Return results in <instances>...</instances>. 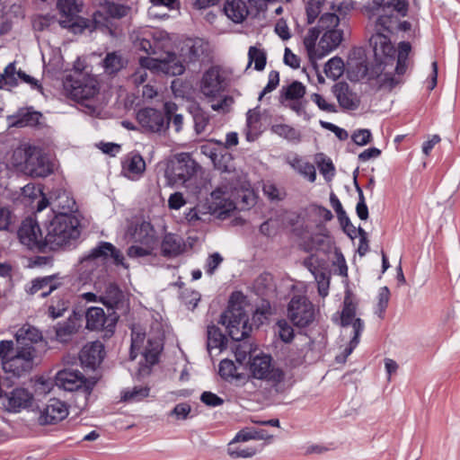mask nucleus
I'll use <instances>...</instances> for the list:
<instances>
[{"label":"nucleus","mask_w":460,"mask_h":460,"mask_svg":"<svg viewBox=\"0 0 460 460\" xmlns=\"http://www.w3.org/2000/svg\"><path fill=\"white\" fill-rule=\"evenodd\" d=\"M288 316L295 325L305 327L314 320V305L305 296H294L288 304Z\"/></svg>","instance_id":"nucleus-14"},{"label":"nucleus","mask_w":460,"mask_h":460,"mask_svg":"<svg viewBox=\"0 0 460 460\" xmlns=\"http://www.w3.org/2000/svg\"><path fill=\"white\" fill-rule=\"evenodd\" d=\"M206 50L205 44L200 39H188L184 41L181 48V56L184 58L185 62H194L200 56L204 54Z\"/></svg>","instance_id":"nucleus-36"},{"label":"nucleus","mask_w":460,"mask_h":460,"mask_svg":"<svg viewBox=\"0 0 460 460\" xmlns=\"http://www.w3.org/2000/svg\"><path fill=\"white\" fill-rule=\"evenodd\" d=\"M86 328L90 331H103L106 337L113 334L117 318L107 316L102 307H89L85 313Z\"/></svg>","instance_id":"nucleus-23"},{"label":"nucleus","mask_w":460,"mask_h":460,"mask_svg":"<svg viewBox=\"0 0 460 460\" xmlns=\"http://www.w3.org/2000/svg\"><path fill=\"white\" fill-rule=\"evenodd\" d=\"M311 100L318 106L321 111L326 112H336L335 105L328 102L323 96L319 93H313Z\"/></svg>","instance_id":"nucleus-64"},{"label":"nucleus","mask_w":460,"mask_h":460,"mask_svg":"<svg viewBox=\"0 0 460 460\" xmlns=\"http://www.w3.org/2000/svg\"><path fill=\"white\" fill-rule=\"evenodd\" d=\"M341 325L347 332L349 328L352 337L349 345L344 349L342 354L336 357L339 363L346 361L347 358L353 352L359 343V337L364 330L363 321L357 316V305L349 296H346L343 301V308L341 314Z\"/></svg>","instance_id":"nucleus-7"},{"label":"nucleus","mask_w":460,"mask_h":460,"mask_svg":"<svg viewBox=\"0 0 460 460\" xmlns=\"http://www.w3.org/2000/svg\"><path fill=\"white\" fill-rule=\"evenodd\" d=\"M59 283L54 276H48L32 280L30 293L34 295L39 293V296L45 297L53 290L57 289Z\"/></svg>","instance_id":"nucleus-38"},{"label":"nucleus","mask_w":460,"mask_h":460,"mask_svg":"<svg viewBox=\"0 0 460 460\" xmlns=\"http://www.w3.org/2000/svg\"><path fill=\"white\" fill-rule=\"evenodd\" d=\"M110 260H112L116 265H122L128 268L123 262L124 257L122 253L113 244L108 242H101L80 260L81 270L86 271L94 267H103Z\"/></svg>","instance_id":"nucleus-10"},{"label":"nucleus","mask_w":460,"mask_h":460,"mask_svg":"<svg viewBox=\"0 0 460 460\" xmlns=\"http://www.w3.org/2000/svg\"><path fill=\"white\" fill-rule=\"evenodd\" d=\"M129 233L136 243L154 244L155 242V232L149 222L142 221L137 224Z\"/></svg>","instance_id":"nucleus-37"},{"label":"nucleus","mask_w":460,"mask_h":460,"mask_svg":"<svg viewBox=\"0 0 460 460\" xmlns=\"http://www.w3.org/2000/svg\"><path fill=\"white\" fill-rule=\"evenodd\" d=\"M229 184L233 199L236 201V208L246 209L255 204L256 195L249 182L243 181L238 183L231 182Z\"/></svg>","instance_id":"nucleus-29"},{"label":"nucleus","mask_w":460,"mask_h":460,"mask_svg":"<svg viewBox=\"0 0 460 460\" xmlns=\"http://www.w3.org/2000/svg\"><path fill=\"white\" fill-rule=\"evenodd\" d=\"M313 243L316 249L327 252L332 247V242L329 235L316 234L313 237Z\"/></svg>","instance_id":"nucleus-63"},{"label":"nucleus","mask_w":460,"mask_h":460,"mask_svg":"<svg viewBox=\"0 0 460 460\" xmlns=\"http://www.w3.org/2000/svg\"><path fill=\"white\" fill-rule=\"evenodd\" d=\"M226 15L234 22H242L248 14L246 4L242 0L228 1L224 7Z\"/></svg>","instance_id":"nucleus-39"},{"label":"nucleus","mask_w":460,"mask_h":460,"mask_svg":"<svg viewBox=\"0 0 460 460\" xmlns=\"http://www.w3.org/2000/svg\"><path fill=\"white\" fill-rule=\"evenodd\" d=\"M364 7L369 19L376 17L375 32L390 34L393 16L386 14V12L393 10L400 16L405 17L409 10V2L407 0H369Z\"/></svg>","instance_id":"nucleus-5"},{"label":"nucleus","mask_w":460,"mask_h":460,"mask_svg":"<svg viewBox=\"0 0 460 460\" xmlns=\"http://www.w3.org/2000/svg\"><path fill=\"white\" fill-rule=\"evenodd\" d=\"M332 93L341 109L355 111L358 108L360 99L354 89L346 82H338L332 87Z\"/></svg>","instance_id":"nucleus-26"},{"label":"nucleus","mask_w":460,"mask_h":460,"mask_svg":"<svg viewBox=\"0 0 460 460\" xmlns=\"http://www.w3.org/2000/svg\"><path fill=\"white\" fill-rule=\"evenodd\" d=\"M233 295L227 309L222 314L220 323L226 326L229 336L234 341H241L248 336L252 327L248 324V316L243 308L234 303Z\"/></svg>","instance_id":"nucleus-9"},{"label":"nucleus","mask_w":460,"mask_h":460,"mask_svg":"<svg viewBox=\"0 0 460 460\" xmlns=\"http://www.w3.org/2000/svg\"><path fill=\"white\" fill-rule=\"evenodd\" d=\"M281 94L286 100H300L305 94V87L302 83L294 81L287 87L282 88Z\"/></svg>","instance_id":"nucleus-49"},{"label":"nucleus","mask_w":460,"mask_h":460,"mask_svg":"<svg viewBox=\"0 0 460 460\" xmlns=\"http://www.w3.org/2000/svg\"><path fill=\"white\" fill-rule=\"evenodd\" d=\"M208 209L211 215L220 219H225L236 209V201L233 199L230 184L221 185L212 191Z\"/></svg>","instance_id":"nucleus-15"},{"label":"nucleus","mask_w":460,"mask_h":460,"mask_svg":"<svg viewBox=\"0 0 460 460\" xmlns=\"http://www.w3.org/2000/svg\"><path fill=\"white\" fill-rule=\"evenodd\" d=\"M52 172V164L42 151L34 146L28 162V170L25 174L31 177H47Z\"/></svg>","instance_id":"nucleus-27"},{"label":"nucleus","mask_w":460,"mask_h":460,"mask_svg":"<svg viewBox=\"0 0 460 460\" xmlns=\"http://www.w3.org/2000/svg\"><path fill=\"white\" fill-rule=\"evenodd\" d=\"M279 72L270 71L269 74V76H268V83L259 95V101H261L265 94L275 90L277 88V86L279 85Z\"/></svg>","instance_id":"nucleus-61"},{"label":"nucleus","mask_w":460,"mask_h":460,"mask_svg":"<svg viewBox=\"0 0 460 460\" xmlns=\"http://www.w3.org/2000/svg\"><path fill=\"white\" fill-rule=\"evenodd\" d=\"M275 333L285 343H289L294 338V329L286 320L278 321Z\"/></svg>","instance_id":"nucleus-52"},{"label":"nucleus","mask_w":460,"mask_h":460,"mask_svg":"<svg viewBox=\"0 0 460 460\" xmlns=\"http://www.w3.org/2000/svg\"><path fill=\"white\" fill-rule=\"evenodd\" d=\"M287 164L297 173L307 179L310 182L316 180V171L314 165L297 154H289L286 157Z\"/></svg>","instance_id":"nucleus-32"},{"label":"nucleus","mask_w":460,"mask_h":460,"mask_svg":"<svg viewBox=\"0 0 460 460\" xmlns=\"http://www.w3.org/2000/svg\"><path fill=\"white\" fill-rule=\"evenodd\" d=\"M145 334L134 327L131 333L130 359L134 360L138 353L145 358L146 366H153L158 361V357L163 349L162 335L148 337L144 346Z\"/></svg>","instance_id":"nucleus-8"},{"label":"nucleus","mask_w":460,"mask_h":460,"mask_svg":"<svg viewBox=\"0 0 460 460\" xmlns=\"http://www.w3.org/2000/svg\"><path fill=\"white\" fill-rule=\"evenodd\" d=\"M79 220L66 212H58L47 226L46 242L49 250H57L80 235Z\"/></svg>","instance_id":"nucleus-4"},{"label":"nucleus","mask_w":460,"mask_h":460,"mask_svg":"<svg viewBox=\"0 0 460 460\" xmlns=\"http://www.w3.org/2000/svg\"><path fill=\"white\" fill-rule=\"evenodd\" d=\"M249 370L254 378L265 380L272 385H278L284 379V372L273 365L271 356L266 353L251 355Z\"/></svg>","instance_id":"nucleus-11"},{"label":"nucleus","mask_w":460,"mask_h":460,"mask_svg":"<svg viewBox=\"0 0 460 460\" xmlns=\"http://www.w3.org/2000/svg\"><path fill=\"white\" fill-rule=\"evenodd\" d=\"M32 146H22L13 151L9 164L17 172L25 173L28 170V162L32 153Z\"/></svg>","instance_id":"nucleus-34"},{"label":"nucleus","mask_w":460,"mask_h":460,"mask_svg":"<svg viewBox=\"0 0 460 460\" xmlns=\"http://www.w3.org/2000/svg\"><path fill=\"white\" fill-rule=\"evenodd\" d=\"M1 75L4 78V82L7 88L14 87L18 84L20 76H18V71H16L14 63L8 64Z\"/></svg>","instance_id":"nucleus-56"},{"label":"nucleus","mask_w":460,"mask_h":460,"mask_svg":"<svg viewBox=\"0 0 460 460\" xmlns=\"http://www.w3.org/2000/svg\"><path fill=\"white\" fill-rule=\"evenodd\" d=\"M34 396L24 387H14L4 393L2 398V405L9 413H19L28 410L33 402Z\"/></svg>","instance_id":"nucleus-21"},{"label":"nucleus","mask_w":460,"mask_h":460,"mask_svg":"<svg viewBox=\"0 0 460 460\" xmlns=\"http://www.w3.org/2000/svg\"><path fill=\"white\" fill-rule=\"evenodd\" d=\"M240 442L244 441L243 439H236L235 436L228 444L227 452L232 457L248 458L253 456L257 453V447L241 445L239 444Z\"/></svg>","instance_id":"nucleus-41"},{"label":"nucleus","mask_w":460,"mask_h":460,"mask_svg":"<svg viewBox=\"0 0 460 460\" xmlns=\"http://www.w3.org/2000/svg\"><path fill=\"white\" fill-rule=\"evenodd\" d=\"M194 129L197 134H202L207 131L209 122V116L203 111L198 110L193 114Z\"/></svg>","instance_id":"nucleus-57"},{"label":"nucleus","mask_w":460,"mask_h":460,"mask_svg":"<svg viewBox=\"0 0 460 460\" xmlns=\"http://www.w3.org/2000/svg\"><path fill=\"white\" fill-rule=\"evenodd\" d=\"M149 394L147 386H134L121 392V401L125 402H140Z\"/></svg>","instance_id":"nucleus-46"},{"label":"nucleus","mask_w":460,"mask_h":460,"mask_svg":"<svg viewBox=\"0 0 460 460\" xmlns=\"http://www.w3.org/2000/svg\"><path fill=\"white\" fill-rule=\"evenodd\" d=\"M16 345L34 348L42 341L41 332L31 324H23L14 334Z\"/></svg>","instance_id":"nucleus-33"},{"label":"nucleus","mask_w":460,"mask_h":460,"mask_svg":"<svg viewBox=\"0 0 460 460\" xmlns=\"http://www.w3.org/2000/svg\"><path fill=\"white\" fill-rule=\"evenodd\" d=\"M93 290L100 293V303L110 309H121L127 306L124 292L108 278H98L93 283Z\"/></svg>","instance_id":"nucleus-12"},{"label":"nucleus","mask_w":460,"mask_h":460,"mask_svg":"<svg viewBox=\"0 0 460 460\" xmlns=\"http://www.w3.org/2000/svg\"><path fill=\"white\" fill-rule=\"evenodd\" d=\"M254 64V69L262 71L267 63L266 51L258 46H251L248 50V66Z\"/></svg>","instance_id":"nucleus-43"},{"label":"nucleus","mask_w":460,"mask_h":460,"mask_svg":"<svg viewBox=\"0 0 460 460\" xmlns=\"http://www.w3.org/2000/svg\"><path fill=\"white\" fill-rule=\"evenodd\" d=\"M369 44L373 49L374 57L380 65L394 64L396 57V49L389 34L378 31L369 39Z\"/></svg>","instance_id":"nucleus-19"},{"label":"nucleus","mask_w":460,"mask_h":460,"mask_svg":"<svg viewBox=\"0 0 460 460\" xmlns=\"http://www.w3.org/2000/svg\"><path fill=\"white\" fill-rule=\"evenodd\" d=\"M82 0H58V7L61 13L59 24L63 28L69 29L73 33H82L85 30H106L112 34L113 19L126 16L128 8L125 5L106 2L93 13V22L78 16L82 11Z\"/></svg>","instance_id":"nucleus-1"},{"label":"nucleus","mask_w":460,"mask_h":460,"mask_svg":"<svg viewBox=\"0 0 460 460\" xmlns=\"http://www.w3.org/2000/svg\"><path fill=\"white\" fill-rule=\"evenodd\" d=\"M270 130L288 141L299 142L301 138L299 131L287 124H273Z\"/></svg>","instance_id":"nucleus-45"},{"label":"nucleus","mask_w":460,"mask_h":460,"mask_svg":"<svg viewBox=\"0 0 460 460\" xmlns=\"http://www.w3.org/2000/svg\"><path fill=\"white\" fill-rule=\"evenodd\" d=\"M143 66H148L151 72H162L168 75H180L183 74L185 66L174 53H166L163 58L150 57L141 58Z\"/></svg>","instance_id":"nucleus-18"},{"label":"nucleus","mask_w":460,"mask_h":460,"mask_svg":"<svg viewBox=\"0 0 460 460\" xmlns=\"http://www.w3.org/2000/svg\"><path fill=\"white\" fill-rule=\"evenodd\" d=\"M56 383L66 391H77L84 389L88 391L86 380L81 372L77 370L64 369L58 372Z\"/></svg>","instance_id":"nucleus-28"},{"label":"nucleus","mask_w":460,"mask_h":460,"mask_svg":"<svg viewBox=\"0 0 460 460\" xmlns=\"http://www.w3.org/2000/svg\"><path fill=\"white\" fill-rule=\"evenodd\" d=\"M345 65L341 58H331L324 66V73L328 78L336 80L342 75Z\"/></svg>","instance_id":"nucleus-47"},{"label":"nucleus","mask_w":460,"mask_h":460,"mask_svg":"<svg viewBox=\"0 0 460 460\" xmlns=\"http://www.w3.org/2000/svg\"><path fill=\"white\" fill-rule=\"evenodd\" d=\"M36 349L24 346H14L13 341H0V362L4 372L14 376H21L29 372L33 366Z\"/></svg>","instance_id":"nucleus-3"},{"label":"nucleus","mask_w":460,"mask_h":460,"mask_svg":"<svg viewBox=\"0 0 460 460\" xmlns=\"http://www.w3.org/2000/svg\"><path fill=\"white\" fill-rule=\"evenodd\" d=\"M356 188L358 192V201L356 207L357 215L361 220H366L368 217V208L362 190L358 185H356Z\"/></svg>","instance_id":"nucleus-62"},{"label":"nucleus","mask_w":460,"mask_h":460,"mask_svg":"<svg viewBox=\"0 0 460 460\" xmlns=\"http://www.w3.org/2000/svg\"><path fill=\"white\" fill-rule=\"evenodd\" d=\"M272 437L262 429H244L236 434V439L248 441L251 439H269Z\"/></svg>","instance_id":"nucleus-55"},{"label":"nucleus","mask_w":460,"mask_h":460,"mask_svg":"<svg viewBox=\"0 0 460 460\" xmlns=\"http://www.w3.org/2000/svg\"><path fill=\"white\" fill-rule=\"evenodd\" d=\"M124 65V59L121 55L116 51L108 53L103 59V67L108 74H115L119 72Z\"/></svg>","instance_id":"nucleus-48"},{"label":"nucleus","mask_w":460,"mask_h":460,"mask_svg":"<svg viewBox=\"0 0 460 460\" xmlns=\"http://www.w3.org/2000/svg\"><path fill=\"white\" fill-rule=\"evenodd\" d=\"M182 302L189 309H195L200 300V294L195 290L185 289L181 294Z\"/></svg>","instance_id":"nucleus-58"},{"label":"nucleus","mask_w":460,"mask_h":460,"mask_svg":"<svg viewBox=\"0 0 460 460\" xmlns=\"http://www.w3.org/2000/svg\"><path fill=\"white\" fill-rule=\"evenodd\" d=\"M367 57L361 49H353L348 58L347 72L351 81L370 79Z\"/></svg>","instance_id":"nucleus-25"},{"label":"nucleus","mask_w":460,"mask_h":460,"mask_svg":"<svg viewBox=\"0 0 460 460\" xmlns=\"http://www.w3.org/2000/svg\"><path fill=\"white\" fill-rule=\"evenodd\" d=\"M63 86L67 95L76 101L93 98L99 91L96 78L83 71L79 60L65 76Z\"/></svg>","instance_id":"nucleus-6"},{"label":"nucleus","mask_w":460,"mask_h":460,"mask_svg":"<svg viewBox=\"0 0 460 460\" xmlns=\"http://www.w3.org/2000/svg\"><path fill=\"white\" fill-rule=\"evenodd\" d=\"M48 206H50L51 210L56 214L58 212L71 214L75 208V202L66 190L57 189L51 192L49 199L42 197L38 202L37 212H41Z\"/></svg>","instance_id":"nucleus-24"},{"label":"nucleus","mask_w":460,"mask_h":460,"mask_svg":"<svg viewBox=\"0 0 460 460\" xmlns=\"http://www.w3.org/2000/svg\"><path fill=\"white\" fill-rule=\"evenodd\" d=\"M152 243H140V245H132L128 250V255L131 258L144 257L149 255L152 252Z\"/></svg>","instance_id":"nucleus-60"},{"label":"nucleus","mask_w":460,"mask_h":460,"mask_svg":"<svg viewBox=\"0 0 460 460\" xmlns=\"http://www.w3.org/2000/svg\"><path fill=\"white\" fill-rule=\"evenodd\" d=\"M76 331V324L73 320H68L62 323H58L56 327V340L62 343L68 342L71 341Z\"/></svg>","instance_id":"nucleus-44"},{"label":"nucleus","mask_w":460,"mask_h":460,"mask_svg":"<svg viewBox=\"0 0 460 460\" xmlns=\"http://www.w3.org/2000/svg\"><path fill=\"white\" fill-rule=\"evenodd\" d=\"M245 137L247 141H254L261 132V113L259 107L249 110L246 113Z\"/></svg>","instance_id":"nucleus-35"},{"label":"nucleus","mask_w":460,"mask_h":460,"mask_svg":"<svg viewBox=\"0 0 460 460\" xmlns=\"http://www.w3.org/2000/svg\"><path fill=\"white\" fill-rule=\"evenodd\" d=\"M137 120L141 128L147 132L162 134L169 128V119L162 111L154 108H143L137 113Z\"/></svg>","instance_id":"nucleus-22"},{"label":"nucleus","mask_w":460,"mask_h":460,"mask_svg":"<svg viewBox=\"0 0 460 460\" xmlns=\"http://www.w3.org/2000/svg\"><path fill=\"white\" fill-rule=\"evenodd\" d=\"M315 163L317 164L320 172L325 179H329L334 175V166L330 158H327L323 154H318L315 156Z\"/></svg>","instance_id":"nucleus-53"},{"label":"nucleus","mask_w":460,"mask_h":460,"mask_svg":"<svg viewBox=\"0 0 460 460\" xmlns=\"http://www.w3.org/2000/svg\"><path fill=\"white\" fill-rule=\"evenodd\" d=\"M208 350L212 353L213 349L222 350L225 348L224 337L217 329L210 328L208 331Z\"/></svg>","instance_id":"nucleus-54"},{"label":"nucleus","mask_w":460,"mask_h":460,"mask_svg":"<svg viewBox=\"0 0 460 460\" xmlns=\"http://www.w3.org/2000/svg\"><path fill=\"white\" fill-rule=\"evenodd\" d=\"M339 24L338 15L324 13L317 25L306 31L303 42L310 59L323 58L341 43L343 32L338 28Z\"/></svg>","instance_id":"nucleus-2"},{"label":"nucleus","mask_w":460,"mask_h":460,"mask_svg":"<svg viewBox=\"0 0 460 460\" xmlns=\"http://www.w3.org/2000/svg\"><path fill=\"white\" fill-rule=\"evenodd\" d=\"M184 243L181 237L175 234H166L162 243V252L164 256L174 257L184 250Z\"/></svg>","instance_id":"nucleus-40"},{"label":"nucleus","mask_w":460,"mask_h":460,"mask_svg":"<svg viewBox=\"0 0 460 460\" xmlns=\"http://www.w3.org/2000/svg\"><path fill=\"white\" fill-rule=\"evenodd\" d=\"M69 414L68 405L58 399L50 398L38 407L37 421L40 426L55 425L65 420Z\"/></svg>","instance_id":"nucleus-16"},{"label":"nucleus","mask_w":460,"mask_h":460,"mask_svg":"<svg viewBox=\"0 0 460 460\" xmlns=\"http://www.w3.org/2000/svg\"><path fill=\"white\" fill-rule=\"evenodd\" d=\"M67 308L68 301L62 297L56 296L51 299V302L48 306V314L52 319H57L61 317Z\"/></svg>","instance_id":"nucleus-50"},{"label":"nucleus","mask_w":460,"mask_h":460,"mask_svg":"<svg viewBox=\"0 0 460 460\" xmlns=\"http://www.w3.org/2000/svg\"><path fill=\"white\" fill-rule=\"evenodd\" d=\"M307 15V22L313 23L322 13L325 0H304Z\"/></svg>","instance_id":"nucleus-51"},{"label":"nucleus","mask_w":460,"mask_h":460,"mask_svg":"<svg viewBox=\"0 0 460 460\" xmlns=\"http://www.w3.org/2000/svg\"><path fill=\"white\" fill-rule=\"evenodd\" d=\"M103 358L104 346L98 341L85 344L80 352L82 364L93 369L102 363Z\"/></svg>","instance_id":"nucleus-31"},{"label":"nucleus","mask_w":460,"mask_h":460,"mask_svg":"<svg viewBox=\"0 0 460 460\" xmlns=\"http://www.w3.org/2000/svg\"><path fill=\"white\" fill-rule=\"evenodd\" d=\"M121 173L131 181H137L146 171V162L137 153H128L122 160Z\"/></svg>","instance_id":"nucleus-30"},{"label":"nucleus","mask_w":460,"mask_h":460,"mask_svg":"<svg viewBox=\"0 0 460 460\" xmlns=\"http://www.w3.org/2000/svg\"><path fill=\"white\" fill-rule=\"evenodd\" d=\"M226 89V80L217 66L206 70L199 82L200 93L210 101L219 97Z\"/></svg>","instance_id":"nucleus-20"},{"label":"nucleus","mask_w":460,"mask_h":460,"mask_svg":"<svg viewBox=\"0 0 460 460\" xmlns=\"http://www.w3.org/2000/svg\"><path fill=\"white\" fill-rule=\"evenodd\" d=\"M18 238L21 243L29 250L45 251L48 247L46 236L43 237L40 228L36 221L26 218L18 230Z\"/></svg>","instance_id":"nucleus-17"},{"label":"nucleus","mask_w":460,"mask_h":460,"mask_svg":"<svg viewBox=\"0 0 460 460\" xmlns=\"http://www.w3.org/2000/svg\"><path fill=\"white\" fill-rule=\"evenodd\" d=\"M411 50V46L407 41H402L398 45L397 60L395 72L398 75H402L408 67V56Z\"/></svg>","instance_id":"nucleus-42"},{"label":"nucleus","mask_w":460,"mask_h":460,"mask_svg":"<svg viewBox=\"0 0 460 460\" xmlns=\"http://www.w3.org/2000/svg\"><path fill=\"white\" fill-rule=\"evenodd\" d=\"M198 168V164L189 154L181 153L170 162L165 173L173 184H183L195 174Z\"/></svg>","instance_id":"nucleus-13"},{"label":"nucleus","mask_w":460,"mask_h":460,"mask_svg":"<svg viewBox=\"0 0 460 460\" xmlns=\"http://www.w3.org/2000/svg\"><path fill=\"white\" fill-rule=\"evenodd\" d=\"M237 368L234 361L230 359H223L219 364V375L225 378H233L237 376Z\"/></svg>","instance_id":"nucleus-59"}]
</instances>
